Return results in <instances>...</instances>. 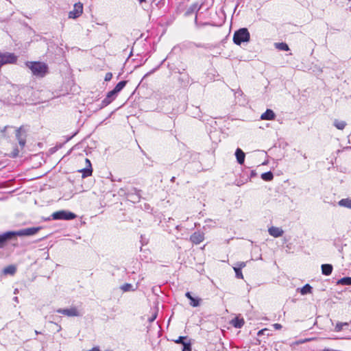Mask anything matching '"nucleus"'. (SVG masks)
Returning a JSON list of instances; mask_svg holds the SVG:
<instances>
[{
	"label": "nucleus",
	"mask_w": 351,
	"mask_h": 351,
	"mask_svg": "<svg viewBox=\"0 0 351 351\" xmlns=\"http://www.w3.org/2000/svg\"><path fill=\"white\" fill-rule=\"evenodd\" d=\"M200 300H201L199 298H195L193 297L190 300V305L193 307L199 306L200 305Z\"/></svg>",
	"instance_id": "nucleus-25"
},
{
	"label": "nucleus",
	"mask_w": 351,
	"mask_h": 351,
	"mask_svg": "<svg viewBox=\"0 0 351 351\" xmlns=\"http://www.w3.org/2000/svg\"><path fill=\"white\" fill-rule=\"evenodd\" d=\"M275 47L280 51H289V47L288 45L285 43H275Z\"/></svg>",
	"instance_id": "nucleus-17"
},
{
	"label": "nucleus",
	"mask_w": 351,
	"mask_h": 351,
	"mask_svg": "<svg viewBox=\"0 0 351 351\" xmlns=\"http://www.w3.org/2000/svg\"><path fill=\"white\" fill-rule=\"evenodd\" d=\"M86 162L88 164L87 167L82 169L80 172L82 173V177L86 178L92 175L93 169L91 167V163L88 158L85 159Z\"/></svg>",
	"instance_id": "nucleus-11"
},
{
	"label": "nucleus",
	"mask_w": 351,
	"mask_h": 351,
	"mask_svg": "<svg viewBox=\"0 0 351 351\" xmlns=\"http://www.w3.org/2000/svg\"><path fill=\"white\" fill-rule=\"evenodd\" d=\"M322 273L324 276H329L332 274V265L330 264H323L321 266Z\"/></svg>",
	"instance_id": "nucleus-13"
},
{
	"label": "nucleus",
	"mask_w": 351,
	"mask_h": 351,
	"mask_svg": "<svg viewBox=\"0 0 351 351\" xmlns=\"http://www.w3.org/2000/svg\"><path fill=\"white\" fill-rule=\"evenodd\" d=\"M268 232L271 236L278 238L282 236L284 231L280 228L271 226L268 229Z\"/></svg>",
	"instance_id": "nucleus-9"
},
{
	"label": "nucleus",
	"mask_w": 351,
	"mask_h": 351,
	"mask_svg": "<svg viewBox=\"0 0 351 351\" xmlns=\"http://www.w3.org/2000/svg\"><path fill=\"white\" fill-rule=\"evenodd\" d=\"M76 217V215L68 210H61L54 212L51 215L53 220H72Z\"/></svg>",
	"instance_id": "nucleus-3"
},
{
	"label": "nucleus",
	"mask_w": 351,
	"mask_h": 351,
	"mask_svg": "<svg viewBox=\"0 0 351 351\" xmlns=\"http://www.w3.org/2000/svg\"><path fill=\"white\" fill-rule=\"evenodd\" d=\"M348 324L347 322H339L335 326V330L337 332H339L343 330V327L344 326H348Z\"/></svg>",
	"instance_id": "nucleus-27"
},
{
	"label": "nucleus",
	"mask_w": 351,
	"mask_h": 351,
	"mask_svg": "<svg viewBox=\"0 0 351 351\" xmlns=\"http://www.w3.org/2000/svg\"><path fill=\"white\" fill-rule=\"evenodd\" d=\"M250 39V34L245 27L237 30L233 35V42L237 45H241L244 42H248Z\"/></svg>",
	"instance_id": "nucleus-2"
},
{
	"label": "nucleus",
	"mask_w": 351,
	"mask_h": 351,
	"mask_svg": "<svg viewBox=\"0 0 351 351\" xmlns=\"http://www.w3.org/2000/svg\"><path fill=\"white\" fill-rule=\"evenodd\" d=\"M186 338H187L186 337L180 336V337H178V339H176L175 341V342L176 343H181V344L183 345L186 342L185 340L186 339Z\"/></svg>",
	"instance_id": "nucleus-31"
},
{
	"label": "nucleus",
	"mask_w": 351,
	"mask_h": 351,
	"mask_svg": "<svg viewBox=\"0 0 351 351\" xmlns=\"http://www.w3.org/2000/svg\"><path fill=\"white\" fill-rule=\"evenodd\" d=\"M35 332H36V334H40V332H38V331H37V330H35Z\"/></svg>",
	"instance_id": "nucleus-44"
},
{
	"label": "nucleus",
	"mask_w": 351,
	"mask_h": 351,
	"mask_svg": "<svg viewBox=\"0 0 351 351\" xmlns=\"http://www.w3.org/2000/svg\"><path fill=\"white\" fill-rule=\"evenodd\" d=\"M56 312L68 317H78L80 313L76 307H71L69 308H58Z\"/></svg>",
	"instance_id": "nucleus-5"
},
{
	"label": "nucleus",
	"mask_w": 351,
	"mask_h": 351,
	"mask_svg": "<svg viewBox=\"0 0 351 351\" xmlns=\"http://www.w3.org/2000/svg\"><path fill=\"white\" fill-rule=\"evenodd\" d=\"M121 289L124 291H135L136 289L133 287V285L130 283H125L121 287Z\"/></svg>",
	"instance_id": "nucleus-23"
},
{
	"label": "nucleus",
	"mask_w": 351,
	"mask_h": 351,
	"mask_svg": "<svg viewBox=\"0 0 351 351\" xmlns=\"http://www.w3.org/2000/svg\"><path fill=\"white\" fill-rule=\"evenodd\" d=\"M26 66L36 77H43L48 73V66L45 62H27Z\"/></svg>",
	"instance_id": "nucleus-1"
},
{
	"label": "nucleus",
	"mask_w": 351,
	"mask_h": 351,
	"mask_svg": "<svg viewBox=\"0 0 351 351\" xmlns=\"http://www.w3.org/2000/svg\"><path fill=\"white\" fill-rule=\"evenodd\" d=\"M83 12V5L80 3L74 5L73 10L69 13V16L71 19H76L79 17Z\"/></svg>",
	"instance_id": "nucleus-7"
},
{
	"label": "nucleus",
	"mask_w": 351,
	"mask_h": 351,
	"mask_svg": "<svg viewBox=\"0 0 351 351\" xmlns=\"http://www.w3.org/2000/svg\"><path fill=\"white\" fill-rule=\"evenodd\" d=\"M312 287L308 285V284H306L304 287H302L301 289H300V293L302 295H306L308 293H311L312 292Z\"/></svg>",
	"instance_id": "nucleus-18"
},
{
	"label": "nucleus",
	"mask_w": 351,
	"mask_h": 351,
	"mask_svg": "<svg viewBox=\"0 0 351 351\" xmlns=\"http://www.w3.org/2000/svg\"><path fill=\"white\" fill-rule=\"evenodd\" d=\"M185 296L189 300H191L193 298L190 292H186L185 293Z\"/></svg>",
	"instance_id": "nucleus-37"
},
{
	"label": "nucleus",
	"mask_w": 351,
	"mask_h": 351,
	"mask_svg": "<svg viewBox=\"0 0 351 351\" xmlns=\"http://www.w3.org/2000/svg\"><path fill=\"white\" fill-rule=\"evenodd\" d=\"M16 271V267L13 265H10L3 269V272L6 274H14Z\"/></svg>",
	"instance_id": "nucleus-24"
},
{
	"label": "nucleus",
	"mask_w": 351,
	"mask_h": 351,
	"mask_svg": "<svg viewBox=\"0 0 351 351\" xmlns=\"http://www.w3.org/2000/svg\"><path fill=\"white\" fill-rule=\"evenodd\" d=\"M112 77V73L108 72L106 74L104 80H105V81L108 82V81L111 80Z\"/></svg>",
	"instance_id": "nucleus-32"
},
{
	"label": "nucleus",
	"mask_w": 351,
	"mask_h": 351,
	"mask_svg": "<svg viewBox=\"0 0 351 351\" xmlns=\"http://www.w3.org/2000/svg\"><path fill=\"white\" fill-rule=\"evenodd\" d=\"M245 266H246L245 262H239L237 263V265H236V267H237V268H240V269H242V268L245 267Z\"/></svg>",
	"instance_id": "nucleus-33"
},
{
	"label": "nucleus",
	"mask_w": 351,
	"mask_h": 351,
	"mask_svg": "<svg viewBox=\"0 0 351 351\" xmlns=\"http://www.w3.org/2000/svg\"><path fill=\"white\" fill-rule=\"evenodd\" d=\"M126 84V81H121L116 85L113 90L118 94L125 87Z\"/></svg>",
	"instance_id": "nucleus-21"
},
{
	"label": "nucleus",
	"mask_w": 351,
	"mask_h": 351,
	"mask_svg": "<svg viewBox=\"0 0 351 351\" xmlns=\"http://www.w3.org/2000/svg\"><path fill=\"white\" fill-rule=\"evenodd\" d=\"M244 320L243 318L235 317L231 321L232 325L237 328H241L244 325Z\"/></svg>",
	"instance_id": "nucleus-14"
},
{
	"label": "nucleus",
	"mask_w": 351,
	"mask_h": 351,
	"mask_svg": "<svg viewBox=\"0 0 351 351\" xmlns=\"http://www.w3.org/2000/svg\"><path fill=\"white\" fill-rule=\"evenodd\" d=\"M21 128H19V129L16 130V137L19 141V145L23 148L25 145L26 141L24 137L21 136Z\"/></svg>",
	"instance_id": "nucleus-15"
},
{
	"label": "nucleus",
	"mask_w": 351,
	"mask_h": 351,
	"mask_svg": "<svg viewBox=\"0 0 351 351\" xmlns=\"http://www.w3.org/2000/svg\"><path fill=\"white\" fill-rule=\"evenodd\" d=\"M350 12H351V6L350 7Z\"/></svg>",
	"instance_id": "nucleus-45"
},
{
	"label": "nucleus",
	"mask_w": 351,
	"mask_h": 351,
	"mask_svg": "<svg viewBox=\"0 0 351 351\" xmlns=\"http://www.w3.org/2000/svg\"><path fill=\"white\" fill-rule=\"evenodd\" d=\"M175 179H176L175 177H172L171 179V182H173L175 181Z\"/></svg>",
	"instance_id": "nucleus-40"
},
{
	"label": "nucleus",
	"mask_w": 351,
	"mask_h": 351,
	"mask_svg": "<svg viewBox=\"0 0 351 351\" xmlns=\"http://www.w3.org/2000/svg\"><path fill=\"white\" fill-rule=\"evenodd\" d=\"M273 327L276 329V330H280L282 328V325L280 324H273Z\"/></svg>",
	"instance_id": "nucleus-35"
},
{
	"label": "nucleus",
	"mask_w": 351,
	"mask_h": 351,
	"mask_svg": "<svg viewBox=\"0 0 351 351\" xmlns=\"http://www.w3.org/2000/svg\"><path fill=\"white\" fill-rule=\"evenodd\" d=\"M156 69H154L152 70L151 71H149V72L147 73L145 75L144 77H147L148 75H149L151 73H154V72L156 71Z\"/></svg>",
	"instance_id": "nucleus-39"
},
{
	"label": "nucleus",
	"mask_w": 351,
	"mask_h": 351,
	"mask_svg": "<svg viewBox=\"0 0 351 351\" xmlns=\"http://www.w3.org/2000/svg\"><path fill=\"white\" fill-rule=\"evenodd\" d=\"M40 230V227H32L14 231L16 236H32L36 234Z\"/></svg>",
	"instance_id": "nucleus-4"
},
{
	"label": "nucleus",
	"mask_w": 351,
	"mask_h": 351,
	"mask_svg": "<svg viewBox=\"0 0 351 351\" xmlns=\"http://www.w3.org/2000/svg\"><path fill=\"white\" fill-rule=\"evenodd\" d=\"M204 240V233L200 231L195 232L190 237V241L195 245H198Z\"/></svg>",
	"instance_id": "nucleus-8"
},
{
	"label": "nucleus",
	"mask_w": 351,
	"mask_h": 351,
	"mask_svg": "<svg viewBox=\"0 0 351 351\" xmlns=\"http://www.w3.org/2000/svg\"><path fill=\"white\" fill-rule=\"evenodd\" d=\"M141 3H142L143 2H145L146 0H138Z\"/></svg>",
	"instance_id": "nucleus-41"
},
{
	"label": "nucleus",
	"mask_w": 351,
	"mask_h": 351,
	"mask_svg": "<svg viewBox=\"0 0 351 351\" xmlns=\"http://www.w3.org/2000/svg\"><path fill=\"white\" fill-rule=\"evenodd\" d=\"M182 351H191V343L190 341L185 342L183 344Z\"/></svg>",
	"instance_id": "nucleus-30"
},
{
	"label": "nucleus",
	"mask_w": 351,
	"mask_h": 351,
	"mask_svg": "<svg viewBox=\"0 0 351 351\" xmlns=\"http://www.w3.org/2000/svg\"><path fill=\"white\" fill-rule=\"evenodd\" d=\"M87 351H101L98 346L93 347L92 349Z\"/></svg>",
	"instance_id": "nucleus-36"
},
{
	"label": "nucleus",
	"mask_w": 351,
	"mask_h": 351,
	"mask_svg": "<svg viewBox=\"0 0 351 351\" xmlns=\"http://www.w3.org/2000/svg\"><path fill=\"white\" fill-rule=\"evenodd\" d=\"M176 229H177V230H179V229H180V226H176Z\"/></svg>",
	"instance_id": "nucleus-43"
},
{
	"label": "nucleus",
	"mask_w": 351,
	"mask_h": 351,
	"mask_svg": "<svg viewBox=\"0 0 351 351\" xmlns=\"http://www.w3.org/2000/svg\"><path fill=\"white\" fill-rule=\"evenodd\" d=\"M14 299L15 301H18V298L17 297H15Z\"/></svg>",
	"instance_id": "nucleus-42"
},
{
	"label": "nucleus",
	"mask_w": 351,
	"mask_h": 351,
	"mask_svg": "<svg viewBox=\"0 0 351 351\" xmlns=\"http://www.w3.org/2000/svg\"><path fill=\"white\" fill-rule=\"evenodd\" d=\"M337 285H351V277H344L337 281Z\"/></svg>",
	"instance_id": "nucleus-19"
},
{
	"label": "nucleus",
	"mask_w": 351,
	"mask_h": 351,
	"mask_svg": "<svg viewBox=\"0 0 351 351\" xmlns=\"http://www.w3.org/2000/svg\"><path fill=\"white\" fill-rule=\"evenodd\" d=\"M261 178L265 181H271L274 178V175L271 171L265 172L261 174Z\"/></svg>",
	"instance_id": "nucleus-22"
},
{
	"label": "nucleus",
	"mask_w": 351,
	"mask_h": 351,
	"mask_svg": "<svg viewBox=\"0 0 351 351\" xmlns=\"http://www.w3.org/2000/svg\"><path fill=\"white\" fill-rule=\"evenodd\" d=\"M112 101H110V99L109 98H108L107 97H106V98H104L102 101H101V104L99 106V108H103L106 106H107L108 105H109Z\"/></svg>",
	"instance_id": "nucleus-29"
},
{
	"label": "nucleus",
	"mask_w": 351,
	"mask_h": 351,
	"mask_svg": "<svg viewBox=\"0 0 351 351\" xmlns=\"http://www.w3.org/2000/svg\"><path fill=\"white\" fill-rule=\"evenodd\" d=\"M256 176V173L254 170H252L251 172H250V177L252 178V177H254Z\"/></svg>",
	"instance_id": "nucleus-38"
},
{
	"label": "nucleus",
	"mask_w": 351,
	"mask_h": 351,
	"mask_svg": "<svg viewBox=\"0 0 351 351\" xmlns=\"http://www.w3.org/2000/svg\"><path fill=\"white\" fill-rule=\"evenodd\" d=\"M117 95V93L114 90H112L107 93L106 97L109 98L111 101H112L115 99Z\"/></svg>",
	"instance_id": "nucleus-28"
},
{
	"label": "nucleus",
	"mask_w": 351,
	"mask_h": 351,
	"mask_svg": "<svg viewBox=\"0 0 351 351\" xmlns=\"http://www.w3.org/2000/svg\"><path fill=\"white\" fill-rule=\"evenodd\" d=\"M334 125L339 130H343L346 125V123L344 121L335 119L334 121Z\"/></svg>",
	"instance_id": "nucleus-20"
},
{
	"label": "nucleus",
	"mask_w": 351,
	"mask_h": 351,
	"mask_svg": "<svg viewBox=\"0 0 351 351\" xmlns=\"http://www.w3.org/2000/svg\"><path fill=\"white\" fill-rule=\"evenodd\" d=\"M233 269H234V270L235 271L236 278H239V279H243V274L241 272V269L237 268V267H234Z\"/></svg>",
	"instance_id": "nucleus-26"
},
{
	"label": "nucleus",
	"mask_w": 351,
	"mask_h": 351,
	"mask_svg": "<svg viewBox=\"0 0 351 351\" xmlns=\"http://www.w3.org/2000/svg\"><path fill=\"white\" fill-rule=\"evenodd\" d=\"M276 118L274 112L271 109H267L266 111L263 113L261 116V120L271 121Z\"/></svg>",
	"instance_id": "nucleus-10"
},
{
	"label": "nucleus",
	"mask_w": 351,
	"mask_h": 351,
	"mask_svg": "<svg viewBox=\"0 0 351 351\" xmlns=\"http://www.w3.org/2000/svg\"><path fill=\"white\" fill-rule=\"evenodd\" d=\"M235 156L239 164L243 165L244 163L245 154L240 148L236 149Z\"/></svg>",
	"instance_id": "nucleus-12"
},
{
	"label": "nucleus",
	"mask_w": 351,
	"mask_h": 351,
	"mask_svg": "<svg viewBox=\"0 0 351 351\" xmlns=\"http://www.w3.org/2000/svg\"><path fill=\"white\" fill-rule=\"evenodd\" d=\"M338 204H339L340 206L346 207V208H350V209H351V199H350V198H344V199H341L338 202Z\"/></svg>",
	"instance_id": "nucleus-16"
},
{
	"label": "nucleus",
	"mask_w": 351,
	"mask_h": 351,
	"mask_svg": "<svg viewBox=\"0 0 351 351\" xmlns=\"http://www.w3.org/2000/svg\"><path fill=\"white\" fill-rule=\"evenodd\" d=\"M269 330L267 328H264L261 330H259L257 333L258 336H261L262 335H265L266 332H268Z\"/></svg>",
	"instance_id": "nucleus-34"
},
{
	"label": "nucleus",
	"mask_w": 351,
	"mask_h": 351,
	"mask_svg": "<svg viewBox=\"0 0 351 351\" xmlns=\"http://www.w3.org/2000/svg\"><path fill=\"white\" fill-rule=\"evenodd\" d=\"M14 231H8L0 234V249L4 247L8 241L15 237Z\"/></svg>",
	"instance_id": "nucleus-6"
}]
</instances>
